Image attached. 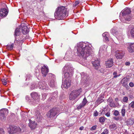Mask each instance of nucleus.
Returning a JSON list of instances; mask_svg holds the SVG:
<instances>
[{
    "instance_id": "46",
    "label": "nucleus",
    "mask_w": 134,
    "mask_h": 134,
    "mask_svg": "<svg viewBox=\"0 0 134 134\" xmlns=\"http://www.w3.org/2000/svg\"><path fill=\"white\" fill-rule=\"evenodd\" d=\"M2 81L4 85H5L7 84V83L6 81L4 79H2Z\"/></svg>"
},
{
    "instance_id": "1",
    "label": "nucleus",
    "mask_w": 134,
    "mask_h": 134,
    "mask_svg": "<svg viewBox=\"0 0 134 134\" xmlns=\"http://www.w3.org/2000/svg\"><path fill=\"white\" fill-rule=\"evenodd\" d=\"M91 44L89 45L84 42L78 43L76 47L77 55L86 59L87 57L93 54V52L91 49Z\"/></svg>"
},
{
    "instance_id": "16",
    "label": "nucleus",
    "mask_w": 134,
    "mask_h": 134,
    "mask_svg": "<svg viewBox=\"0 0 134 134\" xmlns=\"http://www.w3.org/2000/svg\"><path fill=\"white\" fill-rule=\"evenodd\" d=\"M105 65L107 68H109L113 65V60L112 59H109L105 62Z\"/></svg>"
},
{
    "instance_id": "4",
    "label": "nucleus",
    "mask_w": 134,
    "mask_h": 134,
    "mask_svg": "<svg viewBox=\"0 0 134 134\" xmlns=\"http://www.w3.org/2000/svg\"><path fill=\"white\" fill-rule=\"evenodd\" d=\"M131 12V10L129 8H126L121 13H122L123 18L125 20L123 19H120L121 21L123 23L125 22L126 20L130 21L131 19V16L129 14Z\"/></svg>"
},
{
    "instance_id": "43",
    "label": "nucleus",
    "mask_w": 134,
    "mask_h": 134,
    "mask_svg": "<svg viewBox=\"0 0 134 134\" xmlns=\"http://www.w3.org/2000/svg\"><path fill=\"white\" fill-rule=\"evenodd\" d=\"M131 108H134V101L132 102L129 104Z\"/></svg>"
},
{
    "instance_id": "64",
    "label": "nucleus",
    "mask_w": 134,
    "mask_h": 134,
    "mask_svg": "<svg viewBox=\"0 0 134 134\" xmlns=\"http://www.w3.org/2000/svg\"><path fill=\"white\" fill-rule=\"evenodd\" d=\"M133 134H134V133H133Z\"/></svg>"
},
{
    "instance_id": "15",
    "label": "nucleus",
    "mask_w": 134,
    "mask_h": 134,
    "mask_svg": "<svg viewBox=\"0 0 134 134\" xmlns=\"http://www.w3.org/2000/svg\"><path fill=\"white\" fill-rule=\"evenodd\" d=\"M41 71L43 76H46L48 72V69L47 67L44 65L42 67Z\"/></svg>"
},
{
    "instance_id": "28",
    "label": "nucleus",
    "mask_w": 134,
    "mask_h": 134,
    "mask_svg": "<svg viewBox=\"0 0 134 134\" xmlns=\"http://www.w3.org/2000/svg\"><path fill=\"white\" fill-rule=\"evenodd\" d=\"M134 123V119H128L127 121V123L130 125H132Z\"/></svg>"
},
{
    "instance_id": "40",
    "label": "nucleus",
    "mask_w": 134,
    "mask_h": 134,
    "mask_svg": "<svg viewBox=\"0 0 134 134\" xmlns=\"http://www.w3.org/2000/svg\"><path fill=\"white\" fill-rule=\"evenodd\" d=\"M105 120V119L104 117H101L99 118V121L100 122H104Z\"/></svg>"
},
{
    "instance_id": "2",
    "label": "nucleus",
    "mask_w": 134,
    "mask_h": 134,
    "mask_svg": "<svg viewBox=\"0 0 134 134\" xmlns=\"http://www.w3.org/2000/svg\"><path fill=\"white\" fill-rule=\"evenodd\" d=\"M74 69L72 67L69 65H65L63 69L65 73L64 76L66 79L63 83L62 85L66 88H68L70 86V77L73 74Z\"/></svg>"
},
{
    "instance_id": "13",
    "label": "nucleus",
    "mask_w": 134,
    "mask_h": 134,
    "mask_svg": "<svg viewBox=\"0 0 134 134\" xmlns=\"http://www.w3.org/2000/svg\"><path fill=\"white\" fill-rule=\"evenodd\" d=\"M92 64L94 69H98L100 67L99 61L98 59H96L94 61L92 62Z\"/></svg>"
},
{
    "instance_id": "20",
    "label": "nucleus",
    "mask_w": 134,
    "mask_h": 134,
    "mask_svg": "<svg viewBox=\"0 0 134 134\" xmlns=\"http://www.w3.org/2000/svg\"><path fill=\"white\" fill-rule=\"evenodd\" d=\"M128 50L130 53L134 52V43H131L129 44L128 47Z\"/></svg>"
},
{
    "instance_id": "7",
    "label": "nucleus",
    "mask_w": 134,
    "mask_h": 134,
    "mask_svg": "<svg viewBox=\"0 0 134 134\" xmlns=\"http://www.w3.org/2000/svg\"><path fill=\"white\" fill-rule=\"evenodd\" d=\"M8 113L7 109H3L0 110V119L2 121H4L5 119V116Z\"/></svg>"
},
{
    "instance_id": "35",
    "label": "nucleus",
    "mask_w": 134,
    "mask_h": 134,
    "mask_svg": "<svg viewBox=\"0 0 134 134\" xmlns=\"http://www.w3.org/2000/svg\"><path fill=\"white\" fill-rule=\"evenodd\" d=\"M106 50V48L105 47V46H103L101 47H100V49L99 51V53H103L105 50Z\"/></svg>"
},
{
    "instance_id": "49",
    "label": "nucleus",
    "mask_w": 134,
    "mask_h": 134,
    "mask_svg": "<svg viewBox=\"0 0 134 134\" xmlns=\"http://www.w3.org/2000/svg\"><path fill=\"white\" fill-rule=\"evenodd\" d=\"M113 119H114L116 121H118L120 119V118L119 117L116 116L115 117H114L113 118Z\"/></svg>"
},
{
    "instance_id": "30",
    "label": "nucleus",
    "mask_w": 134,
    "mask_h": 134,
    "mask_svg": "<svg viewBox=\"0 0 134 134\" xmlns=\"http://www.w3.org/2000/svg\"><path fill=\"white\" fill-rule=\"evenodd\" d=\"M14 46L13 43L11 44H8L6 46V48L7 49L9 50H12L13 49Z\"/></svg>"
},
{
    "instance_id": "32",
    "label": "nucleus",
    "mask_w": 134,
    "mask_h": 134,
    "mask_svg": "<svg viewBox=\"0 0 134 134\" xmlns=\"http://www.w3.org/2000/svg\"><path fill=\"white\" fill-rule=\"evenodd\" d=\"M109 127L111 130H114L117 128V126L115 124H113L110 125Z\"/></svg>"
},
{
    "instance_id": "18",
    "label": "nucleus",
    "mask_w": 134,
    "mask_h": 134,
    "mask_svg": "<svg viewBox=\"0 0 134 134\" xmlns=\"http://www.w3.org/2000/svg\"><path fill=\"white\" fill-rule=\"evenodd\" d=\"M35 120L38 122H40L42 119V116L41 115L39 111H37L36 112Z\"/></svg>"
},
{
    "instance_id": "50",
    "label": "nucleus",
    "mask_w": 134,
    "mask_h": 134,
    "mask_svg": "<svg viewBox=\"0 0 134 134\" xmlns=\"http://www.w3.org/2000/svg\"><path fill=\"white\" fill-rule=\"evenodd\" d=\"M129 85L131 87H133L134 86V83L132 82H130Z\"/></svg>"
},
{
    "instance_id": "61",
    "label": "nucleus",
    "mask_w": 134,
    "mask_h": 134,
    "mask_svg": "<svg viewBox=\"0 0 134 134\" xmlns=\"http://www.w3.org/2000/svg\"><path fill=\"white\" fill-rule=\"evenodd\" d=\"M115 99V100H118V98H116Z\"/></svg>"
},
{
    "instance_id": "57",
    "label": "nucleus",
    "mask_w": 134,
    "mask_h": 134,
    "mask_svg": "<svg viewBox=\"0 0 134 134\" xmlns=\"http://www.w3.org/2000/svg\"><path fill=\"white\" fill-rule=\"evenodd\" d=\"M120 74H119L118 75H117L116 76H114L113 77L115 78H116L117 77L120 76Z\"/></svg>"
},
{
    "instance_id": "42",
    "label": "nucleus",
    "mask_w": 134,
    "mask_h": 134,
    "mask_svg": "<svg viewBox=\"0 0 134 134\" xmlns=\"http://www.w3.org/2000/svg\"><path fill=\"white\" fill-rule=\"evenodd\" d=\"M47 94L45 93L43 94H42V99L43 100H44L46 99V97Z\"/></svg>"
},
{
    "instance_id": "62",
    "label": "nucleus",
    "mask_w": 134,
    "mask_h": 134,
    "mask_svg": "<svg viewBox=\"0 0 134 134\" xmlns=\"http://www.w3.org/2000/svg\"><path fill=\"white\" fill-rule=\"evenodd\" d=\"M15 40H16V41H17V39H16V38H15Z\"/></svg>"
},
{
    "instance_id": "36",
    "label": "nucleus",
    "mask_w": 134,
    "mask_h": 134,
    "mask_svg": "<svg viewBox=\"0 0 134 134\" xmlns=\"http://www.w3.org/2000/svg\"><path fill=\"white\" fill-rule=\"evenodd\" d=\"M130 34L131 36L134 38V26H133L131 30Z\"/></svg>"
},
{
    "instance_id": "22",
    "label": "nucleus",
    "mask_w": 134,
    "mask_h": 134,
    "mask_svg": "<svg viewBox=\"0 0 134 134\" xmlns=\"http://www.w3.org/2000/svg\"><path fill=\"white\" fill-rule=\"evenodd\" d=\"M74 93H75L74 92H71L70 94L69 97L70 100H74L78 96V94H77L75 95Z\"/></svg>"
},
{
    "instance_id": "21",
    "label": "nucleus",
    "mask_w": 134,
    "mask_h": 134,
    "mask_svg": "<svg viewBox=\"0 0 134 134\" xmlns=\"http://www.w3.org/2000/svg\"><path fill=\"white\" fill-rule=\"evenodd\" d=\"M57 92H55L53 93L52 96L48 99V101L53 102L54 100L56 99V98L57 97Z\"/></svg>"
},
{
    "instance_id": "33",
    "label": "nucleus",
    "mask_w": 134,
    "mask_h": 134,
    "mask_svg": "<svg viewBox=\"0 0 134 134\" xmlns=\"http://www.w3.org/2000/svg\"><path fill=\"white\" fill-rule=\"evenodd\" d=\"M48 76L49 77L50 80H55V76L52 73H50L48 74Z\"/></svg>"
},
{
    "instance_id": "58",
    "label": "nucleus",
    "mask_w": 134,
    "mask_h": 134,
    "mask_svg": "<svg viewBox=\"0 0 134 134\" xmlns=\"http://www.w3.org/2000/svg\"><path fill=\"white\" fill-rule=\"evenodd\" d=\"M117 73L116 72H114L113 73V75L114 76H115L117 75Z\"/></svg>"
},
{
    "instance_id": "39",
    "label": "nucleus",
    "mask_w": 134,
    "mask_h": 134,
    "mask_svg": "<svg viewBox=\"0 0 134 134\" xmlns=\"http://www.w3.org/2000/svg\"><path fill=\"white\" fill-rule=\"evenodd\" d=\"M113 114L115 116H117L120 115L119 112L118 110H115Z\"/></svg>"
},
{
    "instance_id": "23",
    "label": "nucleus",
    "mask_w": 134,
    "mask_h": 134,
    "mask_svg": "<svg viewBox=\"0 0 134 134\" xmlns=\"http://www.w3.org/2000/svg\"><path fill=\"white\" fill-rule=\"evenodd\" d=\"M21 31L22 32L23 34H26L29 31V29L27 26L25 25L23 27Z\"/></svg>"
},
{
    "instance_id": "55",
    "label": "nucleus",
    "mask_w": 134,
    "mask_h": 134,
    "mask_svg": "<svg viewBox=\"0 0 134 134\" xmlns=\"http://www.w3.org/2000/svg\"><path fill=\"white\" fill-rule=\"evenodd\" d=\"M130 64V63L129 62H127L125 63V65H129Z\"/></svg>"
},
{
    "instance_id": "29",
    "label": "nucleus",
    "mask_w": 134,
    "mask_h": 134,
    "mask_svg": "<svg viewBox=\"0 0 134 134\" xmlns=\"http://www.w3.org/2000/svg\"><path fill=\"white\" fill-rule=\"evenodd\" d=\"M20 33L19 28H17L15 29V34L14 35L15 36H18Z\"/></svg>"
},
{
    "instance_id": "8",
    "label": "nucleus",
    "mask_w": 134,
    "mask_h": 134,
    "mask_svg": "<svg viewBox=\"0 0 134 134\" xmlns=\"http://www.w3.org/2000/svg\"><path fill=\"white\" fill-rule=\"evenodd\" d=\"M82 77L81 82L84 84L87 83L89 80V77L88 75L84 72L81 74Z\"/></svg>"
},
{
    "instance_id": "38",
    "label": "nucleus",
    "mask_w": 134,
    "mask_h": 134,
    "mask_svg": "<svg viewBox=\"0 0 134 134\" xmlns=\"http://www.w3.org/2000/svg\"><path fill=\"white\" fill-rule=\"evenodd\" d=\"M117 31L114 28L112 29L111 30V33L114 35H115L116 34Z\"/></svg>"
},
{
    "instance_id": "26",
    "label": "nucleus",
    "mask_w": 134,
    "mask_h": 134,
    "mask_svg": "<svg viewBox=\"0 0 134 134\" xmlns=\"http://www.w3.org/2000/svg\"><path fill=\"white\" fill-rule=\"evenodd\" d=\"M107 101L110 106L112 107H115V104L113 103V100L109 98L107 100Z\"/></svg>"
},
{
    "instance_id": "41",
    "label": "nucleus",
    "mask_w": 134,
    "mask_h": 134,
    "mask_svg": "<svg viewBox=\"0 0 134 134\" xmlns=\"http://www.w3.org/2000/svg\"><path fill=\"white\" fill-rule=\"evenodd\" d=\"M128 98L126 96L124 97L122 99V101L124 102L127 103L128 102Z\"/></svg>"
},
{
    "instance_id": "24",
    "label": "nucleus",
    "mask_w": 134,
    "mask_h": 134,
    "mask_svg": "<svg viewBox=\"0 0 134 134\" xmlns=\"http://www.w3.org/2000/svg\"><path fill=\"white\" fill-rule=\"evenodd\" d=\"M102 36L103 37V40L105 42H107L108 41V34L107 32L103 33Z\"/></svg>"
},
{
    "instance_id": "5",
    "label": "nucleus",
    "mask_w": 134,
    "mask_h": 134,
    "mask_svg": "<svg viewBox=\"0 0 134 134\" xmlns=\"http://www.w3.org/2000/svg\"><path fill=\"white\" fill-rule=\"evenodd\" d=\"M8 130L9 133L10 134L19 133L21 132V130L20 127L15 126H10Z\"/></svg>"
},
{
    "instance_id": "9",
    "label": "nucleus",
    "mask_w": 134,
    "mask_h": 134,
    "mask_svg": "<svg viewBox=\"0 0 134 134\" xmlns=\"http://www.w3.org/2000/svg\"><path fill=\"white\" fill-rule=\"evenodd\" d=\"M125 52L122 50H117L115 52V55L117 59H121L124 55Z\"/></svg>"
},
{
    "instance_id": "37",
    "label": "nucleus",
    "mask_w": 134,
    "mask_h": 134,
    "mask_svg": "<svg viewBox=\"0 0 134 134\" xmlns=\"http://www.w3.org/2000/svg\"><path fill=\"white\" fill-rule=\"evenodd\" d=\"M103 100L100 98H98L96 100V103L98 104H99L103 102Z\"/></svg>"
},
{
    "instance_id": "54",
    "label": "nucleus",
    "mask_w": 134,
    "mask_h": 134,
    "mask_svg": "<svg viewBox=\"0 0 134 134\" xmlns=\"http://www.w3.org/2000/svg\"><path fill=\"white\" fill-rule=\"evenodd\" d=\"M110 112H108L105 114V115L108 117L110 116Z\"/></svg>"
},
{
    "instance_id": "14",
    "label": "nucleus",
    "mask_w": 134,
    "mask_h": 134,
    "mask_svg": "<svg viewBox=\"0 0 134 134\" xmlns=\"http://www.w3.org/2000/svg\"><path fill=\"white\" fill-rule=\"evenodd\" d=\"M87 102V101L86 98L85 97L82 102L77 107V109L78 110L81 109L85 106Z\"/></svg>"
},
{
    "instance_id": "11",
    "label": "nucleus",
    "mask_w": 134,
    "mask_h": 134,
    "mask_svg": "<svg viewBox=\"0 0 134 134\" xmlns=\"http://www.w3.org/2000/svg\"><path fill=\"white\" fill-rule=\"evenodd\" d=\"M38 84L39 85V88L42 90H45V91L48 90V88L46 87L47 85L45 81H43L42 82H39Z\"/></svg>"
},
{
    "instance_id": "3",
    "label": "nucleus",
    "mask_w": 134,
    "mask_h": 134,
    "mask_svg": "<svg viewBox=\"0 0 134 134\" xmlns=\"http://www.w3.org/2000/svg\"><path fill=\"white\" fill-rule=\"evenodd\" d=\"M55 18L58 20H62L68 15V11L63 6L57 8L54 14Z\"/></svg>"
},
{
    "instance_id": "10",
    "label": "nucleus",
    "mask_w": 134,
    "mask_h": 134,
    "mask_svg": "<svg viewBox=\"0 0 134 134\" xmlns=\"http://www.w3.org/2000/svg\"><path fill=\"white\" fill-rule=\"evenodd\" d=\"M31 96L33 100L36 102H38L40 98V95L35 92H33L31 93Z\"/></svg>"
},
{
    "instance_id": "45",
    "label": "nucleus",
    "mask_w": 134,
    "mask_h": 134,
    "mask_svg": "<svg viewBox=\"0 0 134 134\" xmlns=\"http://www.w3.org/2000/svg\"><path fill=\"white\" fill-rule=\"evenodd\" d=\"M79 3V1H76L75 3L73 4V6L74 7H76Z\"/></svg>"
},
{
    "instance_id": "17",
    "label": "nucleus",
    "mask_w": 134,
    "mask_h": 134,
    "mask_svg": "<svg viewBox=\"0 0 134 134\" xmlns=\"http://www.w3.org/2000/svg\"><path fill=\"white\" fill-rule=\"evenodd\" d=\"M72 55L71 54V51H67L65 56V58L66 60L69 61L71 60V58L72 57Z\"/></svg>"
},
{
    "instance_id": "52",
    "label": "nucleus",
    "mask_w": 134,
    "mask_h": 134,
    "mask_svg": "<svg viewBox=\"0 0 134 134\" xmlns=\"http://www.w3.org/2000/svg\"><path fill=\"white\" fill-rule=\"evenodd\" d=\"M4 131L2 129H0V134H4Z\"/></svg>"
},
{
    "instance_id": "6",
    "label": "nucleus",
    "mask_w": 134,
    "mask_h": 134,
    "mask_svg": "<svg viewBox=\"0 0 134 134\" xmlns=\"http://www.w3.org/2000/svg\"><path fill=\"white\" fill-rule=\"evenodd\" d=\"M58 113V109L54 108L51 109L47 114L48 118H53Z\"/></svg>"
},
{
    "instance_id": "44",
    "label": "nucleus",
    "mask_w": 134,
    "mask_h": 134,
    "mask_svg": "<svg viewBox=\"0 0 134 134\" xmlns=\"http://www.w3.org/2000/svg\"><path fill=\"white\" fill-rule=\"evenodd\" d=\"M109 131L107 129H105L101 134H108Z\"/></svg>"
},
{
    "instance_id": "34",
    "label": "nucleus",
    "mask_w": 134,
    "mask_h": 134,
    "mask_svg": "<svg viewBox=\"0 0 134 134\" xmlns=\"http://www.w3.org/2000/svg\"><path fill=\"white\" fill-rule=\"evenodd\" d=\"M121 115L122 117L125 116V114L126 113V111L125 109L124 106L122 108L121 110Z\"/></svg>"
},
{
    "instance_id": "19",
    "label": "nucleus",
    "mask_w": 134,
    "mask_h": 134,
    "mask_svg": "<svg viewBox=\"0 0 134 134\" xmlns=\"http://www.w3.org/2000/svg\"><path fill=\"white\" fill-rule=\"evenodd\" d=\"M29 127L32 129H34L36 127L37 123L35 121H32L30 119L29 120Z\"/></svg>"
},
{
    "instance_id": "47",
    "label": "nucleus",
    "mask_w": 134,
    "mask_h": 134,
    "mask_svg": "<svg viewBox=\"0 0 134 134\" xmlns=\"http://www.w3.org/2000/svg\"><path fill=\"white\" fill-rule=\"evenodd\" d=\"M96 127L97 126L96 125L93 126L91 128L90 130L92 131L95 130L96 129Z\"/></svg>"
},
{
    "instance_id": "56",
    "label": "nucleus",
    "mask_w": 134,
    "mask_h": 134,
    "mask_svg": "<svg viewBox=\"0 0 134 134\" xmlns=\"http://www.w3.org/2000/svg\"><path fill=\"white\" fill-rule=\"evenodd\" d=\"M26 100L27 101H29V97L28 96H26Z\"/></svg>"
},
{
    "instance_id": "51",
    "label": "nucleus",
    "mask_w": 134,
    "mask_h": 134,
    "mask_svg": "<svg viewBox=\"0 0 134 134\" xmlns=\"http://www.w3.org/2000/svg\"><path fill=\"white\" fill-rule=\"evenodd\" d=\"M35 88H36L37 86L35 87V85L34 84L31 85L30 87V88L31 89H32V90Z\"/></svg>"
},
{
    "instance_id": "63",
    "label": "nucleus",
    "mask_w": 134,
    "mask_h": 134,
    "mask_svg": "<svg viewBox=\"0 0 134 134\" xmlns=\"http://www.w3.org/2000/svg\"><path fill=\"white\" fill-rule=\"evenodd\" d=\"M133 111H134V109H133Z\"/></svg>"
},
{
    "instance_id": "27",
    "label": "nucleus",
    "mask_w": 134,
    "mask_h": 134,
    "mask_svg": "<svg viewBox=\"0 0 134 134\" xmlns=\"http://www.w3.org/2000/svg\"><path fill=\"white\" fill-rule=\"evenodd\" d=\"M82 92V89L81 88H80L78 90H74L72 92H74L75 93H74L75 95H76L78 94V96H79L80 94V93H81Z\"/></svg>"
},
{
    "instance_id": "60",
    "label": "nucleus",
    "mask_w": 134,
    "mask_h": 134,
    "mask_svg": "<svg viewBox=\"0 0 134 134\" xmlns=\"http://www.w3.org/2000/svg\"><path fill=\"white\" fill-rule=\"evenodd\" d=\"M129 97L130 98H132L133 97V96L132 95H130L129 96Z\"/></svg>"
},
{
    "instance_id": "31",
    "label": "nucleus",
    "mask_w": 134,
    "mask_h": 134,
    "mask_svg": "<svg viewBox=\"0 0 134 134\" xmlns=\"http://www.w3.org/2000/svg\"><path fill=\"white\" fill-rule=\"evenodd\" d=\"M55 80H50V82L49 84V86L53 87L54 86L55 84Z\"/></svg>"
},
{
    "instance_id": "53",
    "label": "nucleus",
    "mask_w": 134,
    "mask_h": 134,
    "mask_svg": "<svg viewBox=\"0 0 134 134\" xmlns=\"http://www.w3.org/2000/svg\"><path fill=\"white\" fill-rule=\"evenodd\" d=\"M31 76L30 75V74H29L27 75V76H26V81L27 80L29 79L30 78V77Z\"/></svg>"
},
{
    "instance_id": "59",
    "label": "nucleus",
    "mask_w": 134,
    "mask_h": 134,
    "mask_svg": "<svg viewBox=\"0 0 134 134\" xmlns=\"http://www.w3.org/2000/svg\"><path fill=\"white\" fill-rule=\"evenodd\" d=\"M83 129H84L83 127L81 126L80 128L79 129L80 130H82Z\"/></svg>"
},
{
    "instance_id": "25",
    "label": "nucleus",
    "mask_w": 134,
    "mask_h": 134,
    "mask_svg": "<svg viewBox=\"0 0 134 134\" xmlns=\"http://www.w3.org/2000/svg\"><path fill=\"white\" fill-rule=\"evenodd\" d=\"M121 83L122 84V85L124 87H126L127 85V81L126 79L125 78H123L121 81Z\"/></svg>"
},
{
    "instance_id": "48",
    "label": "nucleus",
    "mask_w": 134,
    "mask_h": 134,
    "mask_svg": "<svg viewBox=\"0 0 134 134\" xmlns=\"http://www.w3.org/2000/svg\"><path fill=\"white\" fill-rule=\"evenodd\" d=\"M98 115V112L97 110H95L94 112L93 116H97Z\"/></svg>"
},
{
    "instance_id": "12",
    "label": "nucleus",
    "mask_w": 134,
    "mask_h": 134,
    "mask_svg": "<svg viewBox=\"0 0 134 134\" xmlns=\"http://www.w3.org/2000/svg\"><path fill=\"white\" fill-rule=\"evenodd\" d=\"M8 10L5 8H2L0 10V16L3 18L5 17L8 14Z\"/></svg>"
}]
</instances>
